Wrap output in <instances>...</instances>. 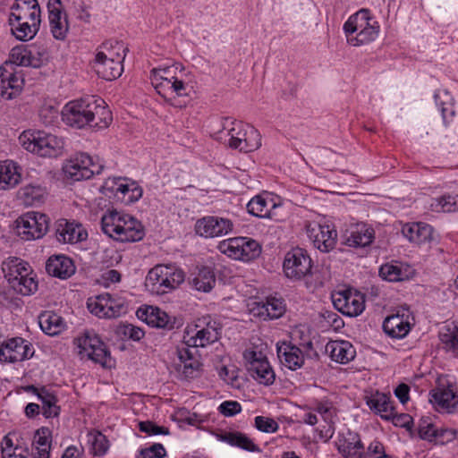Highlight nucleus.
<instances>
[{
    "label": "nucleus",
    "instance_id": "obj_1",
    "mask_svg": "<svg viewBox=\"0 0 458 458\" xmlns=\"http://www.w3.org/2000/svg\"><path fill=\"white\" fill-rule=\"evenodd\" d=\"M105 104L101 98L96 96L72 100L63 107L62 120L65 124L77 129L86 126L106 128L113 118Z\"/></svg>",
    "mask_w": 458,
    "mask_h": 458
},
{
    "label": "nucleus",
    "instance_id": "obj_2",
    "mask_svg": "<svg viewBox=\"0 0 458 458\" xmlns=\"http://www.w3.org/2000/svg\"><path fill=\"white\" fill-rule=\"evenodd\" d=\"M216 139L233 149L248 153L261 146L259 131L250 124L225 118L223 128L216 134Z\"/></svg>",
    "mask_w": 458,
    "mask_h": 458
},
{
    "label": "nucleus",
    "instance_id": "obj_3",
    "mask_svg": "<svg viewBox=\"0 0 458 458\" xmlns=\"http://www.w3.org/2000/svg\"><path fill=\"white\" fill-rule=\"evenodd\" d=\"M185 273L175 265L158 264L152 267L145 279V286L153 294L163 295L184 282Z\"/></svg>",
    "mask_w": 458,
    "mask_h": 458
},
{
    "label": "nucleus",
    "instance_id": "obj_4",
    "mask_svg": "<svg viewBox=\"0 0 458 458\" xmlns=\"http://www.w3.org/2000/svg\"><path fill=\"white\" fill-rule=\"evenodd\" d=\"M126 48L123 44L107 41L104 42L95 57V71L98 75L104 80L113 81L119 78L123 71L122 64L124 56L120 54V51L124 53Z\"/></svg>",
    "mask_w": 458,
    "mask_h": 458
},
{
    "label": "nucleus",
    "instance_id": "obj_5",
    "mask_svg": "<svg viewBox=\"0 0 458 458\" xmlns=\"http://www.w3.org/2000/svg\"><path fill=\"white\" fill-rule=\"evenodd\" d=\"M19 140L26 150L40 157H57L62 154L64 148V140L61 138L41 131L23 132Z\"/></svg>",
    "mask_w": 458,
    "mask_h": 458
},
{
    "label": "nucleus",
    "instance_id": "obj_6",
    "mask_svg": "<svg viewBox=\"0 0 458 458\" xmlns=\"http://www.w3.org/2000/svg\"><path fill=\"white\" fill-rule=\"evenodd\" d=\"M74 344L79 349V354L82 358L91 360L104 368L110 369L114 365L110 352L94 332L85 331L74 339Z\"/></svg>",
    "mask_w": 458,
    "mask_h": 458
},
{
    "label": "nucleus",
    "instance_id": "obj_7",
    "mask_svg": "<svg viewBox=\"0 0 458 458\" xmlns=\"http://www.w3.org/2000/svg\"><path fill=\"white\" fill-rule=\"evenodd\" d=\"M217 248L228 257L242 261L253 260L261 253L259 243L248 237H234L222 241Z\"/></svg>",
    "mask_w": 458,
    "mask_h": 458
},
{
    "label": "nucleus",
    "instance_id": "obj_8",
    "mask_svg": "<svg viewBox=\"0 0 458 458\" xmlns=\"http://www.w3.org/2000/svg\"><path fill=\"white\" fill-rule=\"evenodd\" d=\"M15 224L16 234L24 241H30L39 239L46 234L49 221L47 215L30 211L19 216Z\"/></svg>",
    "mask_w": 458,
    "mask_h": 458
},
{
    "label": "nucleus",
    "instance_id": "obj_9",
    "mask_svg": "<svg viewBox=\"0 0 458 458\" xmlns=\"http://www.w3.org/2000/svg\"><path fill=\"white\" fill-rule=\"evenodd\" d=\"M87 307L90 313L100 318H115L127 313L125 300L109 293L89 298Z\"/></svg>",
    "mask_w": 458,
    "mask_h": 458
},
{
    "label": "nucleus",
    "instance_id": "obj_10",
    "mask_svg": "<svg viewBox=\"0 0 458 458\" xmlns=\"http://www.w3.org/2000/svg\"><path fill=\"white\" fill-rule=\"evenodd\" d=\"M430 402L439 412H458V388L451 382L439 379L437 386L429 392Z\"/></svg>",
    "mask_w": 458,
    "mask_h": 458
},
{
    "label": "nucleus",
    "instance_id": "obj_11",
    "mask_svg": "<svg viewBox=\"0 0 458 458\" xmlns=\"http://www.w3.org/2000/svg\"><path fill=\"white\" fill-rule=\"evenodd\" d=\"M283 267L288 278L297 281L311 273L312 261L305 250L295 248L286 253Z\"/></svg>",
    "mask_w": 458,
    "mask_h": 458
},
{
    "label": "nucleus",
    "instance_id": "obj_12",
    "mask_svg": "<svg viewBox=\"0 0 458 458\" xmlns=\"http://www.w3.org/2000/svg\"><path fill=\"white\" fill-rule=\"evenodd\" d=\"M332 301L337 310L349 317L359 316L365 309L364 295L356 291L335 292L332 293Z\"/></svg>",
    "mask_w": 458,
    "mask_h": 458
},
{
    "label": "nucleus",
    "instance_id": "obj_13",
    "mask_svg": "<svg viewBox=\"0 0 458 458\" xmlns=\"http://www.w3.org/2000/svg\"><path fill=\"white\" fill-rule=\"evenodd\" d=\"M233 230V223L225 217L208 216L198 219L195 224V232L205 238L222 237Z\"/></svg>",
    "mask_w": 458,
    "mask_h": 458
},
{
    "label": "nucleus",
    "instance_id": "obj_14",
    "mask_svg": "<svg viewBox=\"0 0 458 458\" xmlns=\"http://www.w3.org/2000/svg\"><path fill=\"white\" fill-rule=\"evenodd\" d=\"M244 358L249 361V372L259 383L270 386L275 382L276 374L267 359L261 352H245Z\"/></svg>",
    "mask_w": 458,
    "mask_h": 458
},
{
    "label": "nucleus",
    "instance_id": "obj_15",
    "mask_svg": "<svg viewBox=\"0 0 458 458\" xmlns=\"http://www.w3.org/2000/svg\"><path fill=\"white\" fill-rule=\"evenodd\" d=\"M33 355L32 345L21 337L4 341L0 346V361L14 363Z\"/></svg>",
    "mask_w": 458,
    "mask_h": 458
},
{
    "label": "nucleus",
    "instance_id": "obj_16",
    "mask_svg": "<svg viewBox=\"0 0 458 458\" xmlns=\"http://www.w3.org/2000/svg\"><path fill=\"white\" fill-rule=\"evenodd\" d=\"M307 233L314 247L321 252H329L335 247L337 233L330 225L311 223L307 226Z\"/></svg>",
    "mask_w": 458,
    "mask_h": 458
},
{
    "label": "nucleus",
    "instance_id": "obj_17",
    "mask_svg": "<svg viewBox=\"0 0 458 458\" xmlns=\"http://www.w3.org/2000/svg\"><path fill=\"white\" fill-rule=\"evenodd\" d=\"M221 331V324L208 317L205 318V326L199 329L194 336L190 337L185 344L192 347H205L218 341Z\"/></svg>",
    "mask_w": 458,
    "mask_h": 458
},
{
    "label": "nucleus",
    "instance_id": "obj_18",
    "mask_svg": "<svg viewBox=\"0 0 458 458\" xmlns=\"http://www.w3.org/2000/svg\"><path fill=\"white\" fill-rule=\"evenodd\" d=\"M136 314L140 319L153 327L172 330L175 327V318L169 316L158 307L146 306L140 308Z\"/></svg>",
    "mask_w": 458,
    "mask_h": 458
},
{
    "label": "nucleus",
    "instance_id": "obj_19",
    "mask_svg": "<svg viewBox=\"0 0 458 458\" xmlns=\"http://www.w3.org/2000/svg\"><path fill=\"white\" fill-rule=\"evenodd\" d=\"M336 446L343 458H364V445L360 436L347 429L341 433L336 441Z\"/></svg>",
    "mask_w": 458,
    "mask_h": 458
},
{
    "label": "nucleus",
    "instance_id": "obj_20",
    "mask_svg": "<svg viewBox=\"0 0 458 458\" xmlns=\"http://www.w3.org/2000/svg\"><path fill=\"white\" fill-rule=\"evenodd\" d=\"M10 19L19 21L36 22L40 24V7L37 0H15L11 8Z\"/></svg>",
    "mask_w": 458,
    "mask_h": 458
},
{
    "label": "nucleus",
    "instance_id": "obj_21",
    "mask_svg": "<svg viewBox=\"0 0 458 458\" xmlns=\"http://www.w3.org/2000/svg\"><path fill=\"white\" fill-rule=\"evenodd\" d=\"M24 83L22 76L14 71H8L6 67H0V96L12 99L21 90Z\"/></svg>",
    "mask_w": 458,
    "mask_h": 458
},
{
    "label": "nucleus",
    "instance_id": "obj_22",
    "mask_svg": "<svg viewBox=\"0 0 458 458\" xmlns=\"http://www.w3.org/2000/svg\"><path fill=\"white\" fill-rule=\"evenodd\" d=\"M411 329L410 316L404 312H397L385 318L383 322L384 332L392 338L402 339Z\"/></svg>",
    "mask_w": 458,
    "mask_h": 458
},
{
    "label": "nucleus",
    "instance_id": "obj_23",
    "mask_svg": "<svg viewBox=\"0 0 458 458\" xmlns=\"http://www.w3.org/2000/svg\"><path fill=\"white\" fill-rule=\"evenodd\" d=\"M276 351L281 364L291 370H296L304 364L302 351L292 343H278L276 344Z\"/></svg>",
    "mask_w": 458,
    "mask_h": 458
},
{
    "label": "nucleus",
    "instance_id": "obj_24",
    "mask_svg": "<svg viewBox=\"0 0 458 458\" xmlns=\"http://www.w3.org/2000/svg\"><path fill=\"white\" fill-rule=\"evenodd\" d=\"M285 306L281 299L267 297L266 301L253 303L251 312L263 320L278 318L284 315Z\"/></svg>",
    "mask_w": 458,
    "mask_h": 458
},
{
    "label": "nucleus",
    "instance_id": "obj_25",
    "mask_svg": "<svg viewBox=\"0 0 458 458\" xmlns=\"http://www.w3.org/2000/svg\"><path fill=\"white\" fill-rule=\"evenodd\" d=\"M90 164V156L86 153L76 154L69 159L64 166L65 175L73 181L90 178L88 165Z\"/></svg>",
    "mask_w": 458,
    "mask_h": 458
},
{
    "label": "nucleus",
    "instance_id": "obj_26",
    "mask_svg": "<svg viewBox=\"0 0 458 458\" xmlns=\"http://www.w3.org/2000/svg\"><path fill=\"white\" fill-rule=\"evenodd\" d=\"M415 274L413 267L406 263L393 261L379 268V276L389 282H400L411 278Z\"/></svg>",
    "mask_w": 458,
    "mask_h": 458
},
{
    "label": "nucleus",
    "instance_id": "obj_27",
    "mask_svg": "<svg viewBox=\"0 0 458 458\" xmlns=\"http://www.w3.org/2000/svg\"><path fill=\"white\" fill-rule=\"evenodd\" d=\"M192 346H182L177 348V354L182 366V374L185 377L193 378L198 377L200 371L201 363L196 355L197 351Z\"/></svg>",
    "mask_w": 458,
    "mask_h": 458
},
{
    "label": "nucleus",
    "instance_id": "obj_28",
    "mask_svg": "<svg viewBox=\"0 0 458 458\" xmlns=\"http://www.w3.org/2000/svg\"><path fill=\"white\" fill-rule=\"evenodd\" d=\"M402 233L409 242L418 245L430 242L434 240L432 226L421 222L404 225L402 228Z\"/></svg>",
    "mask_w": 458,
    "mask_h": 458
},
{
    "label": "nucleus",
    "instance_id": "obj_29",
    "mask_svg": "<svg viewBox=\"0 0 458 458\" xmlns=\"http://www.w3.org/2000/svg\"><path fill=\"white\" fill-rule=\"evenodd\" d=\"M46 270L50 276L65 279L74 274L75 266L70 258L55 255L47 259Z\"/></svg>",
    "mask_w": 458,
    "mask_h": 458
},
{
    "label": "nucleus",
    "instance_id": "obj_30",
    "mask_svg": "<svg viewBox=\"0 0 458 458\" xmlns=\"http://www.w3.org/2000/svg\"><path fill=\"white\" fill-rule=\"evenodd\" d=\"M276 208L277 205L271 197H265L263 195L253 197L247 204L248 212L252 216L270 219H276L274 210Z\"/></svg>",
    "mask_w": 458,
    "mask_h": 458
},
{
    "label": "nucleus",
    "instance_id": "obj_31",
    "mask_svg": "<svg viewBox=\"0 0 458 458\" xmlns=\"http://www.w3.org/2000/svg\"><path fill=\"white\" fill-rule=\"evenodd\" d=\"M326 352L330 354L333 360L339 363H347L353 360L356 351L348 341H330L326 345Z\"/></svg>",
    "mask_w": 458,
    "mask_h": 458
},
{
    "label": "nucleus",
    "instance_id": "obj_32",
    "mask_svg": "<svg viewBox=\"0 0 458 458\" xmlns=\"http://www.w3.org/2000/svg\"><path fill=\"white\" fill-rule=\"evenodd\" d=\"M87 233L83 230L81 225L70 223L64 220V223L60 222L57 231L56 238L59 242L64 243H75L85 240Z\"/></svg>",
    "mask_w": 458,
    "mask_h": 458
},
{
    "label": "nucleus",
    "instance_id": "obj_33",
    "mask_svg": "<svg viewBox=\"0 0 458 458\" xmlns=\"http://www.w3.org/2000/svg\"><path fill=\"white\" fill-rule=\"evenodd\" d=\"M123 217L117 241L137 242L141 240L144 237L141 223L128 214H124Z\"/></svg>",
    "mask_w": 458,
    "mask_h": 458
},
{
    "label": "nucleus",
    "instance_id": "obj_34",
    "mask_svg": "<svg viewBox=\"0 0 458 458\" xmlns=\"http://www.w3.org/2000/svg\"><path fill=\"white\" fill-rule=\"evenodd\" d=\"M374 240V230L364 224H357L351 227L345 242L350 247H366Z\"/></svg>",
    "mask_w": 458,
    "mask_h": 458
},
{
    "label": "nucleus",
    "instance_id": "obj_35",
    "mask_svg": "<svg viewBox=\"0 0 458 458\" xmlns=\"http://www.w3.org/2000/svg\"><path fill=\"white\" fill-rule=\"evenodd\" d=\"M366 403L371 411L380 415L384 420H389L394 407L393 406L390 395L377 391L366 397Z\"/></svg>",
    "mask_w": 458,
    "mask_h": 458
},
{
    "label": "nucleus",
    "instance_id": "obj_36",
    "mask_svg": "<svg viewBox=\"0 0 458 458\" xmlns=\"http://www.w3.org/2000/svg\"><path fill=\"white\" fill-rule=\"evenodd\" d=\"M10 62L19 66L38 68L41 65L40 58L34 55L27 46H17L11 50Z\"/></svg>",
    "mask_w": 458,
    "mask_h": 458
},
{
    "label": "nucleus",
    "instance_id": "obj_37",
    "mask_svg": "<svg viewBox=\"0 0 458 458\" xmlns=\"http://www.w3.org/2000/svg\"><path fill=\"white\" fill-rule=\"evenodd\" d=\"M372 21L373 20L369 15V11L367 9H361L352 15L344 25L347 38L354 33L357 34L364 30L368 26L372 24Z\"/></svg>",
    "mask_w": 458,
    "mask_h": 458
},
{
    "label": "nucleus",
    "instance_id": "obj_38",
    "mask_svg": "<svg viewBox=\"0 0 458 458\" xmlns=\"http://www.w3.org/2000/svg\"><path fill=\"white\" fill-rule=\"evenodd\" d=\"M3 271L10 286L13 285V278L18 281L19 277L31 274L29 264L15 257L10 258L3 263Z\"/></svg>",
    "mask_w": 458,
    "mask_h": 458
},
{
    "label": "nucleus",
    "instance_id": "obj_39",
    "mask_svg": "<svg viewBox=\"0 0 458 458\" xmlns=\"http://www.w3.org/2000/svg\"><path fill=\"white\" fill-rule=\"evenodd\" d=\"M38 323L42 331L48 335H56L65 328L64 318L51 311H46L40 314Z\"/></svg>",
    "mask_w": 458,
    "mask_h": 458
},
{
    "label": "nucleus",
    "instance_id": "obj_40",
    "mask_svg": "<svg viewBox=\"0 0 458 458\" xmlns=\"http://www.w3.org/2000/svg\"><path fill=\"white\" fill-rule=\"evenodd\" d=\"M21 179L16 164L11 160L0 162V190L16 186Z\"/></svg>",
    "mask_w": 458,
    "mask_h": 458
},
{
    "label": "nucleus",
    "instance_id": "obj_41",
    "mask_svg": "<svg viewBox=\"0 0 458 458\" xmlns=\"http://www.w3.org/2000/svg\"><path fill=\"white\" fill-rule=\"evenodd\" d=\"M12 34L21 41H28L32 39L39 30L40 24L36 22L19 21V20L10 19Z\"/></svg>",
    "mask_w": 458,
    "mask_h": 458
},
{
    "label": "nucleus",
    "instance_id": "obj_42",
    "mask_svg": "<svg viewBox=\"0 0 458 458\" xmlns=\"http://www.w3.org/2000/svg\"><path fill=\"white\" fill-rule=\"evenodd\" d=\"M220 440L249 452H259V447L245 434L239 431L224 432L220 435Z\"/></svg>",
    "mask_w": 458,
    "mask_h": 458
},
{
    "label": "nucleus",
    "instance_id": "obj_43",
    "mask_svg": "<svg viewBox=\"0 0 458 458\" xmlns=\"http://www.w3.org/2000/svg\"><path fill=\"white\" fill-rule=\"evenodd\" d=\"M189 284L197 291L208 293L215 286L216 276L209 267H204L190 279Z\"/></svg>",
    "mask_w": 458,
    "mask_h": 458
},
{
    "label": "nucleus",
    "instance_id": "obj_44",
    "mask_svg": "<svg viewBox=\"0 0 458 458\" xmlns=\"http://www.w3.org/2000/svg\"><path fill=\"white\" fill-rule=\"evenodd\" d=\"M123 215L114 210L105 214L101 218V228L104 233L117 241V235L124 219Z\"/></svg>",
    "mask_w": 458,
    "mask_h": 458
},
{
    "label": "nucleus",
    "instance_id": "obj_45",
    "mask_svg": "<svg viewBox=\"0 0 458 458\" xmlns=\"http://www.w3.org/2000/svg\"><path fill=\"white\" fill-rule=\"evenodd\" d=\"M38 400L42 403V413L46 418H54L59 415L58 399L50 389L42 386L41 394H38Z\"/></svg>",
    "mask_w": 458,
    "mask_h": 458
},
{
    "label": "nucleus",
    "instance_id": "obj_46",
    "mask_svg": "<svg viewBox=\"0 0 458 458\" xmlns=\"http://www.w3.org/2000/svg\"><path fill=\"white\" fill-rule=\"evenodd\" d=\"M52 432L47 427H42L36 431L34 443L37 445V452L39 458H49Z\"/></svg>",
    "mask_w": 458,
    "mask_h": 458
},
{
    "label": "nucleus",
    "instance_id": "obj_47",
    "mask_svg": "<svg viewBox=\"0 0 458 458\" xmlns=\"http://www.w3.org/2000/svg\"><path fill=\"white\" fill-rule=\"evenodd\" d=\"M118 191H120L118 199H121L125 204H131L139 200L142 196V188L135 182H124L119 184Z\"/></svg>",
    "mask_w": 458,
    "mask_h": 458
},
{
    "label": "nucleus",
    "instance_id": "obj_48",
    "mask_svg": "<svg viewBox=\"0 0 458 458\" xmlns=\"http://www.w3.org/2000/svg\"><path fill=\"white\" fill-rule=\"evenodd\" d=\"M378 32V23L377 21H373L372 24L368 26L364 30L358 32L356 35L349 37L347 41L352 46L358 47L373 41L377 37Z\"/></svg>",
    "mask_w": 458,
    "mask_h": 458
},
{
    "label": "nucleus",
    "instance_id": "obj_49",
    "mask_svg": "<svg viewBox=\"0 0 458 458\" xmlns=\"http://www.w3.org/2000/svg\"><path fill=\"white\" fill-rule=\"evenodd\" d=\"M45 190L39 185H26L20 189L19 196L25 205L34 206L42 202Z\"/></svg>",
    "mask_w": 458,
    "mask_h": 458
},
{
    "label": "nucleus",
    "instance_id": "obj_50",
    "mask_svg": "<svg viewBox=\"0 0 458 458\" xmlns=\"http://www.w3.org/2000/svg\"><path fill=\"white\" fill-rule=\"evenodd\" d=\"M0 451L2 458H27L29 455V450L19 445H14L8 435L4 437Z\"/></svg>",
    "mask_w": 458,
    "mask_h": 458
},
{
    "label": "nucleus",
    "instance_id": "obj_51",
    "mask_svg": "<svg viewBox=\"0 0 458 458\" xmlns=\"http://www.w3.org/2000/svg\"><path fill=\"white\" fill-rule=\"evenodd\" d=\"M431 208L436 212H456L458 211V195H443L437 198L431 203Z\"/></svg>",
    "mask_w": 458,
    "mask_h": 458
},
{
    "label": "nucleus",
    "instance_id": "obj_52",
    "mask_svg": "<svg viewBox=\"0 0 458 458\" xmlns=\"http://www.w3.org/2000/svg\"><path fill=\"white\" fill-rule=\"evenodd\" d=\"M12 280L13 285L11 287L24 296L30 295L38 290V282L35 281V278L30 274L19 277L18 281L15 278Z\"/></svg>",
    "mask_w": 458,
    "mask_h": 458
},
{
    "label": "nucleus",
    "instance_id": "obj_53",
    "mask_svg": "<svg viewBox=\"0 0 458 458\" xmlns=\"http://www.w3.org/2000/svg\"><path fill=\"white\" fill-rule=\"evenodd\" d=\"M94 455L102 456L109 448V441L101 432H96L89 435Z\"/></svg>",
    "mask_w": 458,
    "mask_h": 458
},
{
    "label": "nucleus",
    "instance_id": "obj_54",
    "mask_svg": "<svg viewBox=\"0 0 458 458\" xmlns=\"http://www.w3.org/2000/svg\"><path fill=\"white\" fill-rule=\"evenodd\" d=\"M117 334L124 338L140 341L145 335V332L132 324H123L117 328Z\"/></svg>",
    "mask_w": 458,
    "mask_h": 458
},
{
    "label": "nucleus",
    "instance_id": "obj_55",
    "mask_svg": "<svg viewBox=\"0 0 458 458\" xmlns=\"http://www.w3.org/2000/svg\"><path fill=\"white\" fill-rule=\"evenodd\" d=\"M438 428L435 427L430 417H422L419 423V435L421 438L433 441L435 433Z\"/></svg>",
    "mask_w": 458,
    "mask_h": 458
},
{
    "label": "nucleus",
    "instance_id": "obj_56",
    "mask_svg": "<svg viewBox=\"0 0 458 458\" xmlns=\"http://www.w3.org/2000/svg\"><path fill=\"white\" fill-rule=\"evenodd\" d=\"M47 9L49 13L48 18L50 25L66 18V15L62 12L61 0H48Z\"/></svg>",
    "mask_w": 458,
    "mask_h": 458
},
{
    "label": "nucleus",
    "instance_id": "obj_57",
    "mask_svg": "<svg viewBox=\"0 0 458 458\" xmlns=\"http://www.w3.org/2000/svg\"><path fill=\"white\" fill-rule=\"evenodd\" d=\"M255 426L259 430L266 433H274L279 428V425L275 420L263 416L255 418Z\"/></svg>",
    "mask_w": 458,
    "mask_h": 458
},
{
    "label": "nucleus",
    "instance_id": "obj_58",
    "mask_svg": "<svg viewBox=\"0 0 458 458\" xmlns=\"http://www.w3.org/2000/svg\"><path fill=\"white\" fill-rule=\"evenodd\" d=\"M172 79L168 77L151 79L152 84L157 89V93L165 98H168V95L172 93Z\"/></svg>",
    "mask_w": 458,
    "mask_h": 458
},
{
    "label": "nucleus",
    "instance_id": "obj_59",
    "mask_svg": "<svg viewBox=\"0 0 458 458\" xmlns=\"http://www.w3.org/2000/svg\"><path fill=\"white\" fill-rule=\"evenodd\" d=\"M166 454L162 444H154L150 447L141 449L137 458H163Z\"/></svg>",
    "mask_w": 458,
    "mask_h": 458
},
{
    "label": "nucleus",
    "instance_id": "obj_60",
    "mask_svg": "<svg viewBox=\"0 0 458 458\" xmlns=\"http://www.w3.org/2000/svg\"><path fill=\"white\" fill-rule=\"evenodd\" d=\"M139 429L148 435H168L169 430L165 427H160L152 421H140L139 423Z\"/></svg>",
    "mask_w": 458,
    "mask_h": 458
},
{
    "label": "nucleus",
    "instance_id": "obj_61",
    "mask_svg": "<svg viewBox=\"0 0 458 458\" xmlns=\"http://www.w3.org/2000/svg\"><path fill=\"white\" fill-rule=\"evenodd\" d=\"M388 420H392L393 424L396 427L405 428L407 429H411L413 423L411 416L407 413L398 414L395 412L394 409L392 411L391 416H389Z\"/></svg>",
    "mask_w": 458,
    "mask_h": 458
},
{
    "label": "nucleus",
    "instance_id": "obj_62",
    "mask_svg": "<svg viewBox=\"0 0 458 458\" xmlns=\"http://www.w3.org/2000/svg\"><path fill=\"white\" fill-rule=\"evenodd\" d=\"M218 410L224 416L230 417L241 412L242 406L236 401H225L220 404Z\"/></svg>",
    "mask_w": 458,
    "mask_h": 458
},
{
    "label": "nucleus",
    "instance_id": "obj_63",
    "mask_svg": "<svg viewBox=\"0 0 458 458\" xmlns=\"http://www.w3.org/2000/svg\"><path fill=\"white\" fill-rule=\"evenodd\" d=\"M456 437V431L449 428H438L434 435L433 441L445 444L453 441Z\"/></svg>",
    "mask_w": 458,
    "mask_h": 458
},
{
    "label": "nucleus",
    "instance_id": "obj_64",
    "mask_svg": "<svg viewBox=\"0 0 458 458\" xmlns=\"http://www.w3.org/2000/svg\"><path fill=\"white\" fill-rule=\"evenodd\" d=\"M51 32L56 39H64L68 31L67 18L50 25Z\"/></svg>",
    "mask_w": 458,
    "mask_h": 458
}]
</instances>
